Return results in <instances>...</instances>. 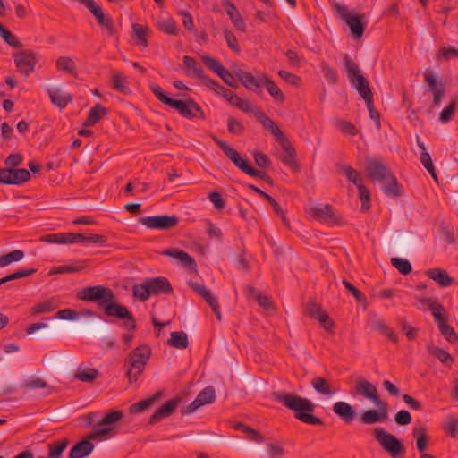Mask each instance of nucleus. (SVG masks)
I'll return each instance as SVG.
<instances>
[{
  "instance_id": "nucleus-1",
  "label": "nucleus",
  "mask_w": 458,
  "mask_h": 458,
  "mask_svg": "<svg viewBox=\"0 0 458 458\" xmlns=\"http://www.w3.org/2000/svg\"><path fill=\"white\" fill-rule=\"evenodd\" d=\"M344 66L351 85L364 99L370 118L375 121L377 127L380 128V114L374 106L373 95L368 80L360 74L359 65L352 60L349 55L344 56Z\"/></svg>"
},
{
  "instance_id": "nucleus-2",
  "label": "nucleus",
  "mask_w": 458,
  "mask_h": 458,
  "mask_svg": "<svg viewBox=\"0 0 458 458\" xmlns=\"http://www.w3.org/2000/svg\"><path fill=\"white\" fill-rule=\"evenodd\" d=\"M274 399L293 411L294 417L300 421L312 426L324 425L320 418L311 413L316 405L310 400L293 394H276Z\"/></svg>"
},
{
  "instance_id": "nucleus-3",
  "label": "nucleus",
  "mask_w": 458,
  "mask_h": 458,
  "mask_svg": "<svg viewBox=\"0 0 458 458\" xmlns=\"http://www.w3.org/2000/svg\"><path fill=\"white\" fill-rule=\"evenodd\" d=\"M150 89L161 103L174 108L182 117L187 119L199 118L200 120H204L206 118L201 106L191 98H188L186 100L174 99L166 96L161 86L156 83L150 85Z\"/></svg>"
},
{
  "instance_id": "nucleus-4",
  "label": "nucleus",
  "mask_w": 458,
  "mask_h": 458,
  "mask_svg": "<svg viewBox=\"0 0 458 458\" xmlns=\"http://www.w3.org/2000/svg\"><path fill=\"white\" fill-rule=\"evenodd\" d=\"M152 354L148 344H141L130 352L124 359L123 368L130 384L137 382Z\"/></svg>"
},
{
  "instance_id": "nucleus-5",
  "label": "nucleus",
  "mask_w": 458,
  "mask_h": 458,
  "mask_svg": "<svg viewBox=\"0 0 458 458\" xmlns=\"http://www.w3.org/2000/svg\"><path fill=\"white\" fill-rule=\"evenodd\" d=\"M114 433V431L113 430V428L109 427L94 428L92 432L88 436L87 439H83L76 443L71 448L69 453V458H85L89 456L94 449V445L90 442V440H96L101 437L108 436Z\"/></svg>"
},
{
  "instance_id": "nucleus-6",
  "label": "nucleus",
  "mask_w": 458,
  "mask_h": 458,
  "mask_svg": "<svg viewBox=\"0 0 458 458\" xmlns=\"http://www.w3.org/2000/svg\"><path fill=\"white\" fill-rule=\"evenodd\" d=\"M374 437L379 443L381 447L387 452L393 458H403L405 455V447L402 441L393 434L378 427L374 428Z\"/></svg>"
},
{
  "instance_id": "nucleus-7",
  "label": "nucleus",
  "mask_w": 458,
  "mask_h": 458,
  "mask_svg": "<svg viewBox=\"0 0 458 458\" xmlns=\"http://www.w3.org/2000/svg\"><path fill=\"white\" fill-rule=\"evenodd\" d=\"M78 298L87 301L98 302L101 308L108 301H114L115 295L108 287L95 285L82 288Z\"/></svg>"
},
{
  "instance_id": "nucleus-8",
  "label": "nucleus",
  "mask_w": 458,
  "mask_h": 458,
  "mask_svg": "<svg viewBox=\"0 0 458 458\" xmlns=\"http://www.w3.org/2000/svg\"><path fill=\"white\" fill-rule=\"evenodd\" d=\"M101 308L103 309L106 316L124 319L125 321L123 326L127 329L131 331H134L136 329L137 326L135 318L126 307L115 303L114 301H108Z\"/></svg>"
},
{
  "instance_id": "nucleus-9",
  "label": "nucleus",
  "mask_w": 458,
  "mask_h": 458,
  "mask_svg": "<svg viewBox=\"0 0 458 458\" xmlns=\"http://www.w3.org/2000/svg\"><path fill=\"white\" fill-rule=\"evenodd\" d=\"M334 9L340 18L348 24L353 37L355 38H361L365 30V23L362 22L363 15H352L344 5L339 3L335 4Z\"/></svg>"
},
{
  "instance_id": "nucleus-10",
  "label": "nucleus",
  "mask_w": 458,
  "mask_h": 458,
  "mask_svg": "<svg viewBox=\"0 0 458 458\" xmlns=\"http://www.w3.org/2000/svg\"><path fill=\"white\" fill-rule=\"evenodd\" d=\"M13 58L17 70L25 77L34 72L38 63L37 54L30 49L15 52Z\"/></svg>"
},
{
  "instance_id": "nucleus-11",
  "label": "nucleus",
  "mask_w": 458,
  "mask_h": 458,
  "mask_svg": "<svg viewBox=\"0 0 458 458\" xmlns=\"http://www.w3.org/2000/svg\"><path fill=\"white\" fill-rule=\"evenodd\" d=\"M377 409H369L360 414L359 420L364 425H372L378 422H384L388 419V404L380 400L373 403Z\"/></svg>"
},
{
  "instance_id": "nucleus-12",
  "label": "nucleus",
  "mask_w": 458,
  "mask_h": 458,
  "mask_svg": "<svg viewBox=\"0 0 458 458\" xmlns=\"http://www.w3.org/2000/svg\"><path fill=\"white\" fill-rule=\"evenodd\" d=\"M139 222L147 228L169 230L177 225L179 222V217L175 215L150 216L140 217L139 219Z\"/></svg>"
},
{
  "instance_id": "nucleus-13",
  "label": "nucleus",
  "mask_w": 458,
  "mask_h": 458,
  "mask_svg": "<svg viewBox=\"0 0 458 458\" xmlns=\"http://www.w3.org/2000/svg\"><path fill=\"white\" fill-rule=\"evenodd\" d=\"M30 173L25 168L0 169V183L6 185H21L30 179Z\"/></svg>"
},
{
  "instance_id": "nucleus-14",
  "label": "nucleus",
  "mask_w": 458,
  "mask_h": 458,
  "mask_svg": "<svg viewBox=\"0 0 458 458\" xmlns=\"http://www.w3.org/2000/svg\"><path fill=\"white\" fill-rule=\"evenodd\" d=\"M202 62L208 68L216 72L228 86L234 89L238 88L236 76L229 72L220 62L206 55L202 56Z\"/></svg>"
},
{
  "instance_id": "nucleus-15",
  "label": "nucleus",
  "mask_w": 458,
  "mask_h": 458,
  "mask_svg": "<svg viewBox=\"0 0 458 458\" xmlns=\"http://www.w3.org/2000/svg\"><path fill=\"white\" fill-rule=\"evenodd\" d=\"M306 310L310 318L319 321L325 330L332 331L335 324L327 313L322 310L321 305L310 300L306 304Z\"/></svg>"
},
{
  "instance_id": "nucleus-16",
  "label": "nucleus",
  "mask_w": 458,
  "mask_h": 458,
  "mask_svg": "<svg viewBox=\"0 0 458 458\" xmlns=\"http://www.w3.org/2000/svg\"><path fill=\"white\" fill-rule=\"evenodd\" d=\"M189 286L206 301L215 313L217 320L220 321L222 315L216 297H215L205 285L199 283L190 282Z\"/></svg>"
},
{
  "instance_id": "nucleus-17",
  "label": "nucleus",
  "mask_w": 458,
  "mask_h": 458,
  "mask_svg": "<svg viewBox=\"0 0 458 458\" xmlns=\"http://www.w3.org/2000/svg\"><path fill=\"white\" fill-rule=\"evenodd\" d=\"M189 286L206 301L215 313L217 320L220 321L222 315L216 297H215L205 285L199 283L190 282Z\"/></svg>"
},
{
  "instance_id": "nucleus-18",
  "label": "nucleus",
  "mask_w": 458,
  "mask_h": 458,
  "mask_svg": "<svg viewBox=\"0 0 458 458\" xmlns=\"http://www.w3.org/2000/svg\"><path fill=\"white\" fill-rule=\"evenodd\" d=\"M310 214L319 222L327 225H337L340 218L334 213L333 207L329 204L310 208Z\"/></svg>"
},
{
  "instance_id": "nucleus-19",
  "label": "nucleus",
  "mask_w": 458,
  "mask_h": 458,
  "mask_svg": "<svg viewBox=\"0 0 458 458\" xmlns=\"http://www.w3.org/2000/svg\"><path fill=\"white\" fill-rule=\"evenodd\" d=\"M253 112L257 120L262 124L263 128L269 131L279 143L287 140L278 125L263 111L257 109Z\"/></svg>"
},
{
  "instance_id": "nucleus-20",
  "label": "nucleus",
  "mask_w": 458,
  "mask_h": 458,
  "mask_svg": "<svg viewBox=\"0 0 458 458\" xmlns=\"http://www.w3.org/2000/svg\"><path fill=\"white\" fill-rule=\"evenodd\" d=\"M366 171L373 182L384 181L392 174L387 166L378 160H369Z\"/></svg>"
},
{
  "instance_id": "nucleus-21",
  "label": "nucleus",
  "mask_w": 458,
  "mask_h": 458,
  "mask_svg": "<svg viewBox=\"0 0 458 458\" xmlns=\"http://www.w3.org/2000/svg\"><path fill=\"white\" fill-rule=\"evenodd\" d=\"M181 402V398L174 397L165 402L160 408H158L149 418V424L154 425L163 420L164 418L171 416Z\"/></svg>"
},
{
  "instance_id": "nucleus-22",
  "label": "nucleus",
  "mask_w": 458,
  "mask_h": 458,
  "mask_svg": "<svg viewBox=\"0 0 458 458\" xmlns=\"http://www.w3.org/2000/svg\"><path fill=\"white\" fill-rule=\"evenodd\" d=\"M150 295H158L161 293L172 294L173 287L169 280L165 276H157L147 278Z\"/></svg>"
},
{
  "instance_id": "nucleus-23",
  "label": "nucleus",
  "mask_w": 458,
  "mask_h": 458,
  "mask_svg": "<svg viewBox=\"0 0 458 458\" xmlns=\"http://www.w3.org/2000/svg\"><path fill=\"white\" fill-rule=\"evenodd\" d=\"M236 78L241 81L242 86L251 91H257L263 85L261 74L257 78L250 72L238 69L234 72Z\"/></svg>"
},
{
  "instance_id": "nucleus-24",
  "label": "nucleus",
  "mask_w": 458,
  "mask_h": 458,
  "mask_svg": "<svg viewBox=\"0 0 458 458\" xmlns=\"http://www.w3.org/2000/svg\"><path fill=\"white\" fill-rule=\"evenodd\" d=\"M226 157L235 165L236 167L246 174L251 177L257 175L258 170L250 165L247 158H242L234 148H232L229 153H227Z\"/></svg>"
},
{
  "instance_id": "nucleus-25",
  "label": "nucleus",
  "mask_w": 458,
  "mask_h": 458,
  "mask_svg": "<svg viewBox=\"0 0 458 458\" xmlns=\"http://www.w3.org/2000/svg\"><path fill=\"white\" fill-rule=\"evenodd\" d=\"M356 394L373 403L380 401L377 387L367 380H358L356 383Z\"/></svg>"
},
{
  "instance_id": "nucleus-26",
  "label": "nucleus",
  "mask_w": 458,
  "mask_h": 458,
  "mask_svg": "<svg viewBox=\"0 0 458 458\" xmlns=\"http://www.w3.org/2000/svg\"><path fill=\"white\" fill-rule=\"evenodd\" d=\"M332 410L335 414L347 424L351 423L356 415L353 407L350 403L343 401L336 402L333 405Z\"/></svg>"
},
{
  "instance_id": "nucleus-27",
  "label": "nucleus",
  "mask_w": 458,
  "mask_h": 458,
  "mask_svg": "<svg viewBox=\"0 0 458 458\" xmlns=\"http://www.w3.org/2000/svg\"><path fill=\"white\" fill-rule=\"evenodd\" d=\"M223 4H224V6H225V12H226L227 15L230 17L232 23L240 31L245 32L246 25H245L244 20L239 13L236 5L229 0L225 1Z\"/></svg>"
},
{
  "instance_id": "nucleus-28",
  "label": "nucleus",
  "mask_w": 458,
  "mask_h": 458,
  "mask_svg": "<svg viewBox=\"0 0 458 458\" xmlns=\"http://www.w3.org/2000/svg\"><path fill=\"white\" fill-rule=\"evenodd\" d=\"M310 384L313 389L322 395L332 396L335 395L338 391L337 389L334 388L326 378L321 377H313Z\"/></svg>"
},
{
  "instance_id": "nucleus-29",
  "label": "nucleus",
  "mask_w": 458,
  "mask_h": 458,
  "mask_svg": "<svg viewBox=\"0 0 458 458\" xmlns=\"http://www.w3.org/2000/svg\"><path fill=\"white\" fill-rule=\"evenodd\" d=\"M425 274L441 287H447L454 282V279L448 275L447 271L442 268H431L427 270Z\"/></svg>"
},
{
  "instance_id": "nucleus-30",
  "label": "nucleus",
  "mask_w": 458,
  "mask_h": 458,
  "mask_svg": "<svg viewBox=\"0 0 458 458\" xmlns=\"http://www.w3.org/2000/svg\"><path fill=\"white\" fill-rule=\"evenodd\" d=\"M280 145L283 147L285 155L281 158L282 162L292 168L293 171L299 170V165L296 161V152L294 148L291 145L288 140H284L280 143Z\"/></svg>"
},
{
  "instance_id": "nucleus-31",
  "label": "nucleus",
  "mask_w": 458,
  "mask_h": 458,
  "mask_svg": "<svg viewBox=\"0 0 458 458\" xmlns=\"http://www.w3.org/2000/svg\"><path fill=\"white\" fill-rule=\"evenodd\" d=\"M183 64L189 71H191V75L200 79L204 83L208 80V77L205 74L202 66L193 57L184 55Z\"/></svg>"
},
{
  "instance_id": "nucleus-32",
  "label": "nucleus",
  "mask_w": 458,
  "mask_h": 458,
  "mask_svg": "<svg viewBox=\"0 0 458 458\" xmlns=\"http://www.w3.org/2000/svg\"><path fill=\"white\" fill-rule=\"evenodd\" d=\"M100 372L94 368L81 365L74 373V378L85 383H91L99 377Z\"/></svg>"
},
{
  "instance_id": "nucleus-33",
  "label": "nucleus",
  "mask_w": 458,
  "mask_h": 458,
  "mask_svg": "<svg viewBox=\"0 0 458 458\" xmlns=\"http://www.w3.org/2000/svg\"><path fill=\"white\" fill-rule=\"evenodd\" d=\"M108 111L107 109L101 105L100 103H98L95 105L94 107H92L89 110V115L85 122L82 123L85 127H90L99 122L103 117H105L107 114Z\"/></svg>"
},
{
  "instance_id": "nucleus-34",
  "label": "nucleus",
  "mask_w": 458,
  "mask_h": 458,
  "mask_svg": "<svg viewBox=\"0 0 458 458\" xmlns=\"http://www.w3.org/2000/svg\"><path fill=\"white\" fill-rule=\"evenodd\" d=\"M261 80L263 85L266 87L267 92L275 99V101L283 103L284 101V95L280 88L274 82V81L268 78L265 73H261Z\"/></svg>"
},
{
  "instance_id": "nucleus-35",
  "label": "nucleus",
  "mask_w": 458,
  "mask_h": 458,
  "mask_svg": "<svg viewBox=\"0 0 458 458\" xmlns=\"http://www.w3.org/2000/svg\"><path fill=\"white\" fill-rule=\"evenodd\" d=\"M420 301L422 304L428 305L435 320L437 322V325L440 324L441 322L446 320L445 318L444 317V313L445 312V310L441 303H438L429 298H421L420 300Z\"/></svg>"
},
{
  "instance_id": "nucleus-36",
  "label": "nucleus",
  "mask_w": 458,
  "mask_h": 458,
  "mask_svg": "<svg viewBox=\"0 0 458 458\" xmlns=\"http://www.w3.org/2000/svg\"><path fill=\"white\" fill-rule=\"evenodd\" d=\"M66 437L53 441L47 445L48 454L46 458H62L64 451L69 445Z\"/></svg>"
},
{
  "instance_id": "nucleus-37",
  "label": "nucleus",
  "mask_w": 458,
  "mask_h": 458,
  "mask_svg": "<svg viewBox=\"0 0 458 458\" xmlns=\"http://www.w3.org/2000/svg\"><path fill=\"white\" fill-rule=\"evenodd\" d=\"M371 328L385 335L389 341L393 343H398L399 338L395 332L389 327L382 319L372 320Z\"/></svg>"
},
{
  "instance_id": "nucleus-38",
  "label": "nucleus",
  "mask_w": 458,
  "mask_h": 458,
  "mask_svg": "<svg viewBox=\"0 0 458 458\" xmlns=\"http://www.w3.org/2000/svg\"><path fill=\"white\" fill-rule=\"evenodd\" d=\"M382 186L383 192L388 197H397L401 194L402 185L398 182L395 176L391 174Z\"/></svg>"
},
{
  "instance_id": "nucleus-39",
  "label": "nucleus",
  "mask_w": 458,
  "mask_h": 458,
  "mask_svg": "<svg viewBox=\"0 0 458 458\" xmlns=\"http://www.w3.org/2000/svg\"><path fill=\"white\" fill-rule=\"evenodd\" d=\"M56 69L59 72L70 73L72 77L77 78L78 72L75 62L69 56H60L55 62Z\"/></svg>"
},
{
  "instance_id": "nucleus-40",
  "label": "nucleus",
  "mask_w": 458,
  "mask_h": 458,
  "mask_svg": "<svg viewBox=\"0 0 458 458\" xmlns=\"http://www.w3.org/2000/svg\"><path fill=\"white\" fill-rule=\"evenodd\" d=\"M48 95L51 102L60 108H64L72 100L70 94H65L59 89H49Z\"/></svg>"
},
{
  "instance_id": "nucleus-41",
  "label": "nucleus",
  "mask_w": 458,
  "mask_h": 458,
  "mask_svg": "<svg viewBox=\"0 0 458 458\" xmlns=\"http://www.w3.org/2000/svg\"><path fill=\"white\" fill-rule=\"evenodd\" d=\"M167 344L172 347L184 350L189 346L188 335L184 331L172 332Z\"/></svg>"
},
{
  "instance_id": "nucleus-42",
  "label": "nucleus",
  "mask_w": 458,
  "mask_h": 458,
  "mask_svg": "<svg viewBox=\"0 0 458 458\" xmlns=\"http://www.w3.org/2000/svg\"><path fill=\"white\" fill-rule=\"evenodd\" d=\"M58 307V302L55 299H48L42 302L35 304L30 309V314L32 316L38 315V314H45L49 313L53 310H55Z\"/></svg>"
},
{
  "instance_id": "nucleus-43",
  "label": "nucleus",
  "mask_w": 458,
  "mask_h": 458,
  "mask_svg": "<svg viewBox=\"0 0 458 458\" xmlns=\"http://www.w3.org/2000/svg\"><path fill=\"white\" fill-rule=\"evenodd\" d=\"M133 36L137 38L138 44L146 47L148 46V36L150 34V30L148 26L139 23L131 25Z\"/></svg>"
},
{
  "instance_id": "nucleus-44",
  "label": "nucleus",
  "mask_w": 458,
  "mask_h": 458,
  "mask_svg": "<svg viewBox=\"0 0 458 458\" xmlns=\"http://www.w3.org/2000/svg\"><path fill=\"white\" fill-rule=\"evenodd\" d=\"M205 84L208 85V87H210L217 95L222 96L228 102H232V98H233V97L235 94L234 92H233L229 89L224 87L218 81H216L211 80L209 78L205 82Z\"/></svg>"
},
{
  "instance_id": "nucleus-45",
  "label": "nucleus",
  "mask_w": 458,
  "mask_h": 458,
  "mask_svg": "<svg viewBox=\"0 0 458 458\" xmlns=\"http://www.w3.org/2000/svg\"><path fill=\"white\" fill-rule=\"evenodd\" d=\"M161 394L157 393L152 397L141 400L138 403H135L131 404L129 408V411L132 414L140 413L148 408H149L158 398L160 397Z\"/></svg>"
},
{
  "instance_id": "nucleus-46",
  "label": "nucleus",
  "mask_w": 458,
  "mask_h": 458,
  "mask_svg": "<svg viewBox=\"0 0 458 458\" xmlns=\"http://www.w3.org/2000/svg\"><path fill=\"white\" fill-rule=\"evenodd\" d=\"M412 436L416 439V446L419 452H423L428 447V437L425 428H415L412 431Z\"/></svg>"
},
{
  "instance_id": "nucleus-47",
  "label": "nucleus",
  "mask_w": 458,
  "mask_h": 458,
  "mask_svg": "<svg viewBox=\"0 0 458 458\" xmlns=\"http://www.w3.org/2000/svg\"><path fill=\"white\" fill-rule=\"evenodd\" d=\"M132 295L142 301H147L151 296L147 279L142 284L133 285Z\"/></svg>"
},
{
  "instance_id": "nucleus-48",
  "label": "nucleus",
  "mask_w": 458,
  "mask_h": 458,
  "mask_svg": "<svg viewBox=\"0 0 458 458\" xmlns=\"http://www.w3.org/2000/svg\"><path fill=\"white\" fill-rule=\"evenodd\" d=\"M24 258L22 250H13L7 254L0 256V267H6L13 262H17Z\"/></svg>"
},
{
  "instance_id": "nucleus-49",
  "label": "nucleus",
  "mask_w": 458,
  "mask_h": 458,
  "mask_svg": "<svg viewBox=\"0 0 458 458\" xmlns=\"http://www.w3.org/2000/svg\"><path fill=\"white\" fill-rule=\"evenodd\" d=\"M248 187L256 193H258L259 196L264 198L265 201H267L271 205L276 214L282 213V208L273 197H271L269 194L266 193L265 191H263L262 190H260L259 188L256 187L253 184H249Z\"/></svg>"
},
{
  "instance_id": "nucleus-50",
  "label": "nucleus",
  "mask_w": 458,
  "mask_h": 458,
  "mask_svg": "<svg viewBox=\"0 0 458 458\" xmlns=\"http://www.w3.org/2000/svg\"><path fill=\"white\" fill-rule=\"evenodd\" d=\"M456 106L457 98H454L451 100L450 104L447 106H445L440 113L439 121L444 123L450 122L454 115Z\"/></svg>"
},
{
  "instance_id": "nucleus-51",
  "label": "nucleus",
  "mask_w": 458,
  "mask_h": 458,
  "mask_svg": "<svg viewBox=\"0 0 458 458\" xmlns=\"http://www.w3.org/2000/svg\"><path fill=\"white\" fill-rule=\"evenodd\" d=\"M123 417V412L122 411H111L107 414H106L101 420L98 422V426H102V428L110 427L111 424H114L120 420Z\"/></svg>"
},
{
  "instance_id": "nucleus-52",
  "label": "nucleus",
  "mask_w": 458,
  "mask_h": 458,
  "mask_svg": "<svg viewBox=\"0 0 458 458\" xmlns=\"http://www.w3.org/2000/svg\"><path fill=\"white\" fill-rule=\"evenodd\" d=\"M438 328L442 335L451 344L458 341V335L454 328L446 323V320L438 324Z\"/></svg>"
},
{
  "instance_id": "nucleus-53",
  "label": "nucleus",
  "mask_w": 458,
  "mask_h": 458,
  "mask_svg": "<svg viewBox=\"0 0 458 458\" xmlns=\"http://www.w3.org/2000/svg\"><path fill=\"white\" fill-rule=\"evenodd\" d=\"M112 83L113 88L121 93H127L129 91V89L126 86V78L120 72H114L112 75Z\"/></svg>"
},
{
  "instance_id": "nucleus-54",
  "label": "nucleus",
  "mask_w": 458,
  "mask_h": 458,
  "mask_svg": "<svg viewBox=\"0 0 458 458\" xmlns=\"http://www.w3.org/2000/svg\"><path fill=\"white\" fill-rule=\"evenodd\" d=\"M391 264L402 274L408 275L411 272V264L409 260L402 258H392Z\"/></svg>"
},
{
  "instance_id": "nucleus-55",
  "label": "nucleus",
  "mask_w": 458,
  "mask_h": 458,
  "mask_svg": "<svg viewBox=\"0 0 458 458\" xmlns=\"http://www.w3.org/2000/svg\"><path fill=\"white\" fill-rule=\"evenodd\" d=\"M85 266L83 265H77V266H71V265H64V266H58L54 267L50 269L48 272L49 276L55 275V274H72L81 271Z\"/></svg>"
},
{
  "instance_id": "nucleus-56",
  "label": "nucleus",
  "mask_w": 458,
  "mask_h": 458,
  "mask_svg": "<svg viewBox=\"0 0 458 458\" xmlns=\"http://www.w3.org/2000/svg\"><path fill=\"white\" fill-rule=\"evenodd\" d=\"M196 398L198 399V403H200L201 405L211 403L216 398L215 389L212 386H208L200 391Z\"/></svg>"
},
{
  "instance_id": "nucleus-57",
  "label": "nucleus",
  "mask_w": 458,
  "mask_h": 458,
  "mask_svg": "<svg viewBox=\"0 0 458 458\" xmlns=\"http://www.w3.org/2000/svg\"><path fill=\"white\" fill-rule=\"evenodd\" d=\"M229 104L246 113L253 111L251 103L248 99L241 98L236 94H234L232 102H229Z\"/></svg>"
},
{
  "instance_id": "nucleus-58",
  "label": "nucleus",
  "mask_w": 458,
  "mask_h": 458,
  "mask_svg": "<svg viewBox=\"0 0 458 458\" xmlns=\"http://www.w3.org/2000/svg\"><path fill=\"white\" fill-rule=\"evenodd\" d=\"M416 142L418 147L421 149L420 160V163L423 165L424 167H427L433 164L431 157L429 153L427 151L424 142L420 140V138L419 135L416 136Z\"/></svg>"
},
{
  "instance_id": "nucleus-59",
  "label": "nucleus",
  "mask_w": 458,
  "mask_h": 458,
  "mask_svg": "<svg viewBox=\"0 0 458 458\" xmlns=\"http://www.w3.org/2000/svg\"><path fill=\"white\" fill-rule=\"evenodd\" d=\"M359 190V197L361 201V208L367 210L370 208V194L369 189L363 184L357 186Z\"/></svg>"
},
{
  "instance_id": "nucleus-60",
  "label": "nucleus",
  "mask_w": 458,
  "mask_h": 458,
  "mask_svg": "<svg viewBox=\"0 0 458 458\" xmlns=\"http://www.w3.org/2000/svg\"><path fill=\"white\" fill-rule=\"evenodd\" d=\"M0 37L5 43L13 47L19 48L22 46L21 42L6 28L0 32Z\"/></svg>"
},
{
  "instance_id": "nucleus-61",
  "label": "nucleus",
  "mask_w": 458,
  "mask_h": 458,
  "mask_svg": "<svg viewBox=\"0 0 458 458\" xmlns=\"http://www.w3.org/2000/svg\"><path fill=\"white\" fill-rule=\"evenodd\" d=\"M179 256H180V258L178 259V260L183 267H185L186 268H188L191 271H196L197 263H196L195 259L191 255H189L187 252L182 250V253L179 254Z\"/></svg>"
},
{
  "instance_id": "nucleus-62",
  "label": "nucleus",
  "mask_w": 458,
  "mask_h": 458,
  "mask_svg": "<svg viewBox=\"0 0 458 458\" xmlns=\"http://www.w3.org/2000/svg\"><path fill=\"white\" fill-rule=\"evenodd\" d=\"M342 170L350 182H353L356 186L360 184L362 178L355 169H353L352 166L347 165L343 167Z\"/></svg>"
},
{
  "instance_id": "nucleus-63",
  "label": "nucleus",
  "mask_w": 458,
  "mask_h": 458,
  "mask_svg": "<svg viewBox=\"0 0 458 458\" xmlns=\"http://www.w3.org/2000/svg\"><path fill=\"white\" fill-rule=\"evenodd\" d=\"M432 353L435 357H437L442 363L445 364V365H450L451 363L454 362V358L451 356V354L446 352L445 350L444 349H441V348H438V347H436L433 351H432Z\"/></svg>"
},
{
  "instance_id": "nucleus-64",
  "label": "nucleus",
  "mask_w": 458,
  "mask_h": 458,
  "mask_svg": "<svg viewBox=\"0 0 458 458\" xmlns=\"http://www.w3.org/2000/svg\"><path fill=\"white\" fill-rule=\"evenodd\" d=\"M227 126L228 131L232 134L241 135L244 131V126L233 116L228 118Z\"/></svg>"
}]
</instances>
